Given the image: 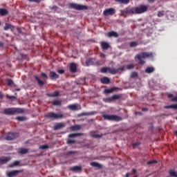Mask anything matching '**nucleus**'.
Wrapping results in <instances>:
<instances>
[{
    "mask_svg": "<svg viewBox=\"0 0 177 177\" xmlns=\"http://www.w3.org/2000/svg\"><path fill=\"white\" fill-rule=\"evenodd\" d=\"M149 57H153V53L142 52L137 54L134 59L140 66H143L146 63L145 59H149Z\"/></svg>",
    "mask_w": 177,
    "mask_h": 177,
    "instance_id": "1",
    "label": "nucleus"
},
{
    "mask_svg": "<svg viewBox=\"0 0 177 177\" xmlns=\"http://www.w3.org/2000/svg\"><path fill=\"white\" fill-rule=\"evenodd\" d=\"M46 118H48L49 120H59L60 118H64V115L62 113V112H59L58 113H54V112H50L45 115Z\"/></svg>",
    "mask_w": 177,
    "mask_h": 177,
    "instance_id": "2",
    "label": "nucleus"
},
{
    "mask_svg": "<svg viewBox=\"0 0 177 177\" xmlns=\"http://www.w3.org/2000/svg\"><path fill=\"white\" fill-rule=\"evenodd\" d=\"M102 117L108 121H121L122 120V117L117 115H103Z\"/></svg>",
    "mask_w": 177,
    "mask_h": 177,
    "instance_id": "3",
    "label": "nucleus"
},
{
    "mask_svg": "<svg viewBox=\"0 0 177 177\" xmlns=\"http://www.w3.org/2000/svg\"><path fill=\"white\" fill-rule=\"evenodd\" d=\"M127 15H136L135 12V8L127 7L124 10L121 11V16L127 17Z\"/></svg>",
    "mask_w": 177,
    "mask_h": 177,
    "instance_id": "4",
    "label": "nucleus"
},
{
    "mask_svg": "<svg viewBox=\"0 0 177 177\" xmlns=\"http://www.w3.org/2000/svg\"><path fill=\"white\" fill-rule=\"evenodd\" d=\"M69 7L71 9H75V10H86V9H88L86 6H82L74 3H69Z\"/></svg>",
    "mask_w": 177,
    "mask_h": 177,
    "instance_id": "5",
    "label": "nucleus"
},
{
    "mask_svg": "<svg viewBox=\"0 0 177 177\" xmlns=\"http://www.w3.org/2000/svg\"><path fill=\"white\" fill-rule=\"evenodd\" d=\"M107 71L109 73V74H112V75H115L117 74V71L114 68H110V67H102L100 69V73L106 74Z\"/></svg>",
    "mask_w": 177,
    "mask_h": 177,
    "instance_id": "6",
    "label": "nucleus"
},
{
    "mask_svg": "<svg viewBox=\"0 0 177 177\" xmlns=\"http://www.w3.org/2000/svg\"><path fill=\"white\" fill-rule=\"evenodd\" d=\"M147 6L140 5L139 7L135 8V13L136 15H142V13L147 12Z\"/></svg>",
    "mask_w": 177,
    "mask_h": 177,
    "instance_id": "7",
    "label": "nucleus"
},
{
    "mask_svg": "<svg viewBox=\"0 0 177 177\" xmlns=\"http://www.w3.org/2000/svg\"><path fill=\"white\" fill-rule=\"evenodd\" d=\"M104 16H114L115 15V9L113 8H106L103 11Z\"/></svg>",
    "mask_w": 177,
    "mask_h": 177,
    "instance_id": "8",
    "label": "nucleus"
},
{
    "mask_svg": "<svg viewBox=\"0 0 177 177\" xmlns=\"http://www.w3.org/2000/svg\"><path fill=\"white\" fill-rule=\"evenodd\" d=\"M16 138H19V133H8L6 139V140H15Z\"/></svg>",
    "mask_w": 177,
    "mask_h": 177,
    "instance_id": "9",
    "label": "nucleus"
},
{
    "mask_svg": "<svg viewBox=\"0 0 177 177\" xmlns=\"http://www.w3.org/2000/svg\"><path fill=\"white\" fill-rule=\"evenodd\" d=\"M4 114L6 115H15V108H8L4 109Z\"/></svg>",
    "mask_w": 177,
    "mask_h": 177,
    "instance_id": "10",
    "label": "nucleus"
},
{
    "mask_svg": "<svg viewBox=\"0 0 177 177\" xmlns=\"http://www.w3.org/2000/svg\"><path fill=\"white\" fill-rule=\"evenodd\" d=\"M19 172H20V170H14V171H8L7 173V176L8 177L17 176Z\"/></svg>",
    "mask_w": 177,
    "mask_h": 177,
    "instance_id": "11",
    "label": "nucleus"
},
{
    "mask_svg": "<svg viewBox=\"0 0 177 177\" xmlns=\"http://www.w3.org/2000/svg\"><path fill=\"white\" fill-rule=\"evenodd\" d=\"M64 127H66V124H64L63 122H59V123H57L54 126L53 129H54V131H57L59 129H62V128H64Z\"/></svg>",
    "mask_w": 177,
    "mask_h": 177,
    "instance_id": "12",
    "label": "nucleus"
},
{
    "mask_svg": "<svg viewBox=\"0 0 177 177\" xmlns=\"http://www.w3.org/2000/svg\"><path fill=\"white\" fill-rule=\"evenodd\" d=\"M69 71L71 73H77V64L74 62L71 63L69 66Z\"/></svg>",
    "mask_w": 177,
    "mask_h": 177,
    "instance_id": "13",
    "label": "nucleus"
},
{
    "mask_svg": "<svg viewBox=\"0 0 177 177\" xmlns=\"http://www.w3.org/2000/svg\"><path fill=\"white\" fill-rule=\"evenodd\" d=\"M49 77L50 80H57V78H59V76L57 73L51 71H50Z\"/></svg>",
    "mask_w": 177,
    "mask_h": 177,
    "instance_id": "14",
    "label": "nucleus"
},
{
    "mask_svg": "<svg viewBox=\"0 0 177 177\" xmlns=\"http://www.w3.org/2000/svg\"><path fill=\"white\" fill-rule=\"evenodd\" d=\"M90 165H91V167H93L94 168H97V169H102V168H103V166L101 164L96 162H91L90 163Z\"/></svg>",
    "mask_w": 177,
    "mask_h": 177,
    "instance_id": "15",
    "label": "nucleus"
},
{
    "mask_svg": "<svg viewBox=\"0 0 177 177\" xmlns=\"http://www.w3.org/2000/svg\"><path fill=\"white\" fill-rule=\"evenodd\" d=\"M91 137L94 138L95 139H100V138H103V135L97 134L95 131H91Z\"/></svg>",
    "mask_w": 177,
    "mask_h": 177,
    "instance_id": "16",
    "label": "nucleus"
},
{
    "mask_svg": "<svg viewBox=\"0 0 177 177\" xmlns=\"http://www.w3.org/2000/svg\"><path fill=\"white\" fill-rule=\"evenodd\" d=\"M101 47L104 50H107L110 48V44L106 41H102L101 42Z\"/></svg>",
    "mask_w": 177,
    "mask_h": 177,
    "instance_id": "17",
    "label": "nucleus"
},
{
    "mask_svg": "<svg viewBox=\"0 0 177 177\" xmlns=\"http://www.w3.org/2000/svg\"><path fill=\"white\" fill-rule=\"evenodd\" d=\"M8 161H10V157L0 158V164H6Z\"/></svg>",
    "mask_w": 177,
    "mask_h": 177,
    "instance_id": "18",
    "label": "nucleus"
},
{
    "mask_svg": "<svg viewBox=\"0 0 177 177\" xmlns=\"http://www.w3.org/2000/svg\"><path fill=\"white\" fill-rule=\"evenodd\" d=\"M107 37H109V38H111V37H113L114 38H118V33L115 31H111L108 32Z\"/></svg>",
    "mask_w": 177,
    "mask_h": 177,
    "instance_id": "19",
    "label": "nucleus"
},
{
    "mask_svg": "<svg viewBox=\"0 0 177 177\" xmlns=\"http://www.w3.org/2000/svg\"><path fill=\"white\" fill-rule=\"evenodd\" d=\"M82 127L80 124H75L73 126H71L69 129H71V131H80V129H81Z\"/></svg>",
    "mask_w": 177,
    "mask_h": 177,
    "instance_id": "20",
    "label": "nucleus"
},
{
    "mask_svg": "<svg viewBox=\"0 0 177 177\" xmlns=\"http://www.w3.org/2000/svg\"><path fill=\"white\" fill-rule=\"evenodd\" d=\"M102 84H110V79L107 77H104L100 79Z\"/></svg>",
    "mask_w": 177,
    "mask_h": 177,
    "instance_id": "21",
    "label": "nucleus"
},
{
    "mask_svg": "<svg viewBox=\"0 0 177 177\" xmlns=\"http://www.w3.org/2000/svg\"><path fill=\"white\" fill-rule=\"evenodd\" d=\"M59 91H55L53 94L47 93L46 96H48V97H57V96H59Z\"/></svg>",
    "mask_w": 177,
    "mask_h": 177,
    "instance_id": "22",
    "label": "nucleus"
},
{
    "mask_svg": "<svg viewBox=\"0 0 177 177\" xmlns=\"http://www.w3.org/2000/svg\"><path fill=\"white\" fill-rule=\"evenodd\" d=\"M82 168L81 166H75L70 168L71 171H73V172H78V171H81Z\"/></svg>",
    "mask_w": 177,
    "mask_h": 177,
    "instance_id": "23",
    "label": "nucleus"
},
{
    "mask_svg": "<svg viewBox=\"0 0 177 177\" xmlns=\"http://www.w3.org/2000/svg\"><path fill=\"white\" fill-rule=\"evenodd\" d=\"M145 73H147V74H151V73H154V67L153 66L147 67L145 69Z\"/></svg>",
    "mask_w": 177,
    "mask_h": 177,
    "instance_id": "24",
    "label": "nucleus"
},
{
    "mask_svg": "<svg viewBox=\"0 0 177 177\" xmlns=\"http://www.w3.org/2000/svg\"><path fill=\"white\" fill-rule=\"evenodd\" d=\"M9 12L5 8H0V16H6Z\"/></svg>",
    "mask_w": 177,
    "mask_h": 177,
    "instance_id": "25",
    "label": "nucleus"
},
{
    "mask_svg": "<svg viewBox=\"0 0 177 177\" xmlns=\"http://www.w3.org/2000/svg\"><path fill=\"white\" fill-rule=\"evenodd\" d=\"M12 28H15V26H12V24H10L6 23L3 30H5V31H6L9 29L12 30Z\"/></svg>",
    "mask_w": 177,
    "mask_h": 177,
    "instance_id": "26",
    "label": "nucleus"
},
{
    "mask_svg": "<svg viewBox=\"0 0 177 177\" xmlns=\"http://www.w3.org/2000/svg\"><path fill=\"white\" fill-rule=\"evenodd\" d=\"M35 80H36V81H37V84L38 85H39V86H43L44 84H45V82L42 80H41V79H39L38 77V76H35Z\"/></svg>",
    "mask_w": 177,
    "mask_h": 177,
    "instance_id": "27",
    "label": "nucleus"
},
{
    "mask_svg": "<svg viewBox=\"0 0 177 177\" xmlns=\"http://www.w3.org/2000/svg\"><path fill=\"white\" fill-rule=\"evenodd\" d=\"M18 153L19 154H27V153H28V149L26 148H21L19 149Z\"/></svg>",
    "mask_w": 177,
    "mask_h": 177,
    "instance_id": "28",
    "label": "nucleus"
},
{
    "mask_svg": "<svg viewBox=\"0 0 177 177\" xmlns=\"http://www.w3.org/2000/svg\"><path fill=\"white\" fill-rule=\"evenodd\" d=\"M51 104L53 106H61L62 105V101L59 100H55L51 102Z\"/></svg>",
    "mask_w": 177,
    "mask_h": 177,
    "instance_id": "29",
    "label": "nucleus"
},
{
    "mask_svg": "<svg viewBox=\"0 0 177 177\" xmlns=\"http://www.w3.org/2000/svg\"><path fill=\"white\" fill-rule=\"evenodd\" d=\"M164 109H174V110H177V104H173L168 106H165Z\"/></svg>",
    "mask_w": 177,
    "mask_h": 177,
    "instance_id": "30",
    "label": "nucleus"
},
{
    "mask_svg": "<svg viewBox=\"0 0 177 177\" xmlns=\"http://www.w3.org/2000/svg\"><path fill=\"white\" fill-rule=\"evenodd\" d=\"M75 136H84V134L82 133H75L68 135V138H75Z\"/></svg>",
    "mask_w": 177,
    "mask_h": 177,
    "instance_id": "31",
    "label": "nucleus"
},
{
    "mask_svg": "<svg viewBox=\"0 0 177 177\" xmlns=\"http://www.w3.org/2000/svg\"><path fill=\"white\" fill-rule=\"evenodd\" d=\"M14 111L15 114H16V113H17L18 114H21L24 113V110H23V109L21 108H14Z\"/></svg>",
    "mask_w": 177,
    "mask_h": 177,
    "instance_id": "32",
    "label": "nucleus"
},
{
    "mask_svg": "<svg viewBox=\"0 0 177 177\" xmlns=\"http://www.w3.org/2000/svg\"><path fill=\"white\" fill-rule=\"evenodd\" d=\"M68 108L69 109V110H72V111H77V110H78V108L75 104H71L68 106Z\"/></svg>",
    "mask_w": 177,
    "mask_h": 177,
    "instance_id": "33",
    "label": "nucleus"
},
{
    "mask_svg": "<svg viewBox=\"0 0 177 177\" xmlns=\"http://www.w3.org/2000/svg\"><path fill=\"white\" fill-rule=\"evenodd\" d=\"M168 174L170 176H174V177H177V174L176 171L174 169H170L168 171Z\"/></svg>",
    "mask_w": 177,
    "mask_h": 177,
    "instance_id": "34",
    "label": "nucleus"
},
{
    "mask_svg": "<svg viewBox=\"0 0 177 177\" xmlns=\"http://www.w3.org/2000/svg\"><path fill=\"white\" fill-rule=\"evenodd\" d=\"M93 63H94L93 59H92V58H89L88 59H87V60L86 61V65L87 66L93 65Z\"/></svg>",
    "mask_w": 177,
    "mask_h": 177,
    "instance_id": "35",
    "label": "nucleus"
},
{
    "mask_svg": "<svg viewBox=\"0 0 177 177\" xmlns=\"http://www.w3.org/2000/svg\"><path fill=\"white\" fill-rule=\"evenodd\" d=\"M167 97L171 99V102H177V96H174L172 94H168Z\"/></svg>",
    "mask_w": 177,
    "mask_h": 177,
    "instance_id": "36",
    "label": "nucleus"
},
{
    "mask_svg": "<svg viewBox=\"0 0 177 177\" xmlns=\"http://www.w3.org/2000/svg\"><path fill=\"white\" fill-rule=\"evenodd\" d=\"M94 114H96L95 111H91L90 113H82L80 114V116H84V115H93Z\"/></svg>",
    "mask_w": 177,
    "mask_h": 177,
    "instance_id": "37",
    "label": "nucleus"
},
{
    "mask_svg": "<svg viewBox=\"0 0 177 177\" xmlns=\"http://www.w3.org/2000/svg\"><path fill=\"white\" fill-rule=\"evenodd\" d=\"M115 2H119V3H123L124 5H127L129 3V0H115Z\"/></svg>",
    "mask_w": 177,
    "mask_h": 177,
    "instance_id": "38",
    "label": "nucleus"
},
{
    "mask_svg": "<svg viewBox=\"0 0 177 177\" xmlns=\"http://www.w3.org/2000/svg\"><path fill=\"white\" fill-rule=\"evenodd\" d=\"M115 70L116 71V74H118V73H120V71H125V65L123 66H121L118 68H115Z\"/></svg>",
    "mask_w": 177,
    "mask_h": 177,
    "instance_id": "39",
    "label": "nucleus"
},
{
    "mask_svg": "<svg viewBox=\"0 0 177 177\" xmlns=\"http://www.w3.org/2000/svg\"><path fill=\"white\" fill-rule=\"evenodd\" d=\"M17 165H20V161L15 160L12 164L10 165V168H12V167H17Z\"/></svg>",
    "mask_w": 177,
    "mask_h": 177,
    "instance_id": "40",
    "label": "nucleus"
},
{
    "mask_svg": "<svg viewBox=\"0 0 177 177\" xmlns=\"http://www.w3.org/2000/svg\"><path fill=\"white\" fill-rule=\"evenodd\" d=\"M126 68L127 70H132L135 68V64H128L126 66Z\"/></svg>",
    "mask_w": 177,
    "mask_h": 177,
    "instance_id": "41",
    "label": "nucleus"
},
{
    "mask_svg": "<svg viewBox=\"0 0 177 177\" xmlns=\"http://www.w3.org/2000/svg\"><path fill=\"white\" fill-rule=\"evenodd\" d=\"M8 86H12L15 83L13 82V80L12 79H7L6 80Z\"/></svg>",
    "mask_w": 177,
    "mask_h": 177,
    "instance_id": "42",
    "label": "nucleus"
},
{
    "mask_svg": "<svg viewBox=\"0 0 177 177\" xmlns=\"http://www.w3.org/2000/svg\"><path fill=\"white\" fill-rule=\"evenodd\" d=\"M114 91H115V88H108V89H105L104 92L106 93H113Z\"/></svg>",
    "mask_w": 177,
    "mask_h": 177,
    "instance_id": "43",
    "label": "nucleus"
},
{
    "mask_svg": "<svg viewBox=\"0 0 177 177\" xmlns=\"http://www.w3.org/2000/svg\"><path fill=\"white\" fill-rule=\"evenodd\" d=\"M16 120H17V121H26V117H24V116H17L16 118Z\"/></svg>",
    "mask_w": 177,
    "mask_h": 177,
    "instance_id": "44",
    "label": "nucleus"
},
{
    "mask_svg": "<svg viewBox=\"0 0 177 177\" xmlns=\"http://www.w3.org/2000/svg\"><path fill=\"white\" fill-rule=\"evenodd\" d=\"M136 46H138V42L137 41H131L130 43V48H135Z\"/></svg>",
    "mask_w": 177,
    "mask_h": 177,
    "instance_id": "45",
    "label": "nucleus"
},
{
    "mask_svg": "<svg viewBox=\"0 0 177 177\" xmlns=\"http://www.w3.org/2000/svg\"><path fill=\"white\" fill-rule=\"evenodd\" d=\"M120 97H121V96L120 95H114L112 96V100H120Z\"/></svg>",
    "mask_w": 177,
    "mask_h": 177,
    "instance_id": "46",
    "label": "nucleus"
},
{
    "mask_svg": "<svg viewBox=\"0 0 177 177\" xmlns=\"http://www.w3.org/2000/svg\"><path fill=\"white\" fill-rule=\"evenodd\" d=\"M7 99H9L10 100H16V97L14 95H7Z\"/></svg>",
    "mask_w": 177,
    "mask_h": 177,
    "instance_id": "47",
    "label": "nucleus"
},
{
    "mask_svg": "<svg viewBox=\"0 0 177 177\" xmlns=\"http://www.w3.org/2000/svg\"><path fill=\"white\" fill-rule=\"evenodd\" d=\"M138 146H140V142H137L132 144V147L133 149H136Z\"/></svg>",
    "mask_w": 177,
    "mask_h": 177,
    "instance_id": "48",
    "label": "nucleus"
},
{
    "mask_svg": "<svg viewBox=\"0 0 177 177\" xmlns=\"http://www.w3.org/2000/svg\"><path fill=\"white\" fill-rule=\"evenodd\" d=\"M131 78H136L138 77V73L137 72H132L131 74Z\"/></svg>",
    "mask_w": 177,
    "mask_h": 177,
    "instance_id": "49",
    "label": "nucleus"
},
{
    "mask_svg": "<svg viewBox=\"0 0 177 177\" xmlns=\"http://www.w3.org/2000/svg\"><path fill=\"white\" fill-rule=\"evenodd\" d=\"M164 15H165L164 11H158V17H162V16H164Z\"/></svg>",
    "mask_w": 177,
    "mask_h": 177,
    "instance_id": "50",
    "label": "nucleus"
},
{
    "mask_svg": "<svg viewBox=\"0 0 177 177\" xmlns=\"http://www.w3.org/2000/svg\"><path fill=\"white\" fill-rule=\"evenodd\" d=\"M67 143H68V145H74V143H75V140H68Z\"/></svg>",
    "mask_w": 177,
    "mask_h": 177,
    "instance_id": "51",
    "label": "nucleus"
},
{
    "mask_svg": "<svg viewBox=\"0 0 177 177\" xmlns=\"http://www.w3.org/2000/svg\"><path fill=\"white\" fill-rule=\"evenodd\" d=\"M50 9H51V10H57V9H59V7H57V6H53L50 7Z\"/></svg>",
    "mask_w": 177,
    "mask_h": 177,
    "instance_id": "52",
    "label": "nucleus"
},
{
    "mask_svg": "<svg viewBox=\"0 0 177 177\" xmlns=\"http://www.w3.org/2000/svg\"><path fill=\"white\" fill-rule=\"evenodd\" d=\"M148 165H150L151 164H157V161L156 160H150L147 162Z\"/></svg>",
    "mask_w": 177,
    "mask_h": 177,
    "instance_id": "53",
    "label": "nucleus"
},
{
    "mask_svg": "<svg viewBox=\"0 0 177 177\" xmlns=\"http://www.w3.org/2000/svg\"><path fill=\"white\" fill-rule=\"evenodd\" d=\"M40 149H42V150H45L46 149H49V146L48 145H42L40 147Z\"/></svg>",
    "mask_w": 177,
    "mask_h": 177,
    "instance_id": "54",
    "label": "nucleus"
},
{
    "mask_svg": "<svg viewBox=\"0 0 177 177\" xmlns=\"http://www.w3.org/2000/svg\"><path fill=\"white\" fill-rule=\"evenodd\" d=\"M106 102H108V103H110L111 102H113V97L106 98Z\"/></svg>",
    "mask_w": 177,
    "mask_h": 177,
    "instance_id": "55",
    "label": "nucleus"
},
{
    "mask_svg": "<svg viewBox=\"0 0 177 177\" xmlns=\"http://www.w3.org/2000/svg\"><path fill=\"white\" fill-rule=\"evenodd\" d=\"M28 2H35L36 3H39L41 2V0H28Z\"/></svg>",
    "mask_w": 177,
    "mask_h": 177,
    "instance_id": "56",
    "label": "nucleus"
},
{
    "mask_svg": "<svg viewBox=\"0 0 177 177\" xmlns=\"http://www.w3.org/2000/svg\"><path fill=\"white\" fill-rule=\"evenodd\" d=\"M41 76L44 77V78H46V79L48 78V75H46V73H41Z\"/></svg>",
    "mask_w": 177,
    "mask_h": 177,
    "instance_id": "57",
    "label": "nucleus"
},
{
    "mask_svg": "<svg viewBox=\"0 0 177 177\" xmlns=\"http://www.w3.org/2000/svg\"><path fill=\"white\" fill-rule=\"evenodd\" d=\"M58 73H59V74H64V70H63V69L59 70V71H58Z\"/></svg>",
    "mask_w": 177,
    "mask_h": 177,
    "instance_id": "58",
    "label": "nucleus"
},
{
    "mask_svg": "<svg viewBox=\"0 0 177 177\" xmlns=\"http://www.w3.org/2000/svg\"><path fill=\"white\" fill-rule=\"evenodd\" d=\"M74 153H75V151H68V152L67 153V155H68V156H71V154H74Z\"/></svg>",
    "mask_w": 177,
    "mask_h": 177,
    "instance_id": "59",
    "label": "nucleus"
},
{
    "mask_svg": "<svg viewBox=\"0 0 177 177\" xmlns=\"http://www.w3.org/2000/svg\"><path fill=\"white\" fill-rule=\"evenodd\" d=\"M149 3H154V0H147Z\"/></svg>",
    "mask_w": 177,
    "mask_h": 177,
    "instance_id": "60",
    "label": "nucleus"
},
{
    "mask_svg": "<svg viewBox=\"0 0 177 177\" xmlns=\"http://www.w3.org/2000/svg\"><path fill=\"white\" fill-rule=\"evenodd\" d=\"M147 110H149V109H147V108H142V111H147Z\"/></svg>",
    "mask_w": 177,
    "mask_h": 177,
    "instance_id": "61",
    "label": "nucleus"
},
{
    "mask_svg": "<svg viewBox=\"0 0 177 177\" xmlns=\"http://www.w3.org/2000/svg\"><path fill=\"white\" fill-rule=\"evenodd\" d=\"M3 97V94L2 93H0V99H2Z\"/></svg>",
    "mask_w": 177,
    "mask_h": 177,
    "instance_id": "62",
    "label": "nucleus"
},
{
    "mask_svg": "<svg viewBox=\"0 0 177 177\" xmlns=\"http://www.w3.org/2000/svg\"><path fill=\"white\" fill-rule=\"evenodd\" d=\"M0 47H1V48H3V43H2V42H1V41H0Z\"/></svg>",
    "mask_w": 177,
    "mask_h": 177,
    "instance_id": "63",
    "label": "nucleus"
},
{
    "mask_svg": "<svg viewBox=\"0 0 177 177\" xmlns=\"http://www.w3.org/2000/svg\"><path fill=\"white\" fill-rule=\"evenodd\" d=\"M125 177H129V173L126 174Z\"/></svg>",
    "mask_w": 177,
    "mask_h": 177,
    "instance_id": "64",
    "label": "nucleus"
}]
</instances>
